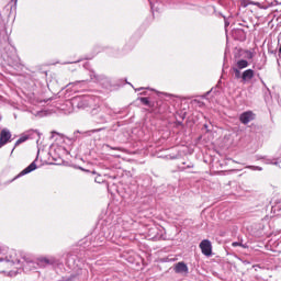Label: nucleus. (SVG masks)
<instances>
[{"mask_svg": "<svg viewBox=\"0 0 281 281\" xmlns=\"http://www.w3.org/2000/svg\"><path fill=\"white\" fill-rule=\"evenodd\" d=\"M235 74H237V76H240V71L238 69H234Z\"/></svg>", "mask_w": 281, "mask_h": 281, "instance_id": "nucleus-15", "label": "nucleus"}, {"mask_svg": "<svg viewBox=\"0 0 281 281\" xmlns=\"http://www.w3.org/2000/svg\"><path fill=\"white\" fill-rule=\"evenodd\" d=\"M241 246V244H239L238 241L233 243V247H238Z\"/></svg>", "mask_w": 281, "mask_h": 281, "instance_id": "nucleus-14", "label": "nucleus"}, {"mask_svg": "<svg viewBox=\"0 0 281 281\" xmlns=\"http://www.w3.org/2000/svg\"><path fill=\"white\" fill-rule=\"evenodd\" d=\"M248 65H249V63H247V60H245V59H240L237 61L238 69H245L248 67Z\"/></svg>", "mask_w": 281, "mask_h": 281, "instance_id": "nucleus-9", "label": "nucleus"}, {"mask_svg": "<svg viewBox=\"0 0 281 281\" xmlns=\"http://www.w3.org/2000/svg\"><path fill=\"white\" fill-rule=\"evenodd\" d=\"M162 95H168V93H162Z\"/></svg>", "mask_w": 281, "mask_h": 281, "instance_id": "nucleus-18", "label": "nucleus"}, {"mask_svg": "<svg viewBox=\"0 0 281 281\" xmlns=\"http://www.w3.org/2000/svg\"><path fill=\"white\" fill-rule=\"evenodd\" d=\"M136 91H142V88L137 89Z\"/></svg>", "mask_w": 281, "mask_h": 281, "instance_id": "nucleus-17", "label": "nucleus"}, {"mask_svg": "<svg viewBox=\"0 0 281 281\" xmlns=\"http://www.w3.org/2000/svg\"><path fill=\"white\" fill-rule=\"evenodd\" d=\"M143 104H149L148 98H140Z\"/></svg>", "mask_w": 281, "mask_h": 281, "instance_id": "nucleus-13", "label": "nucleus"}, {"mask_svg": "<svg viewBox=\"0 0 281 281\" xmlns=\"http://www.w3.org/2000/svg\"><path fill=\"white\" fill-rule=\"evenodd\" d=\"M255 115L251 112H244L239 120L241 122V124H249V122H252Z\"/></svg>", "mask_w": 281, "mask_h": 281, "instance_id": "nucleus-6", "label": "nucleus"}, {"mask_svg": "<svg viewBox=\"0 0 281 281\" xmlns=\"http://www.w3.org/2000/svg\"><path fill=\"white\" fill-rule=\"evenodd\" d=\"M30 139V135L23 134L15 143V146H19V144H23V142H27Z\"/></svg>", "mask_w": 281, "mask_h": 281, "instance_id": "nucleus-10", "label": "nucleus"}, {"mask_svg": "<svg viewBox=\"0 0 281 281\" xmlns=\"http://www.w3.org/2000/svg\"><path fill=\"white\" fill-rule=\"evenodd\" d=\"M11 138H12V133H10L8 128H3L0 132V148L5 146V144L10 142Z\"/></svg>", "mask_w": 281, "mask_h": 281, "instance_id": "nucleus-4", "label": "nucleus"}, {"mask_svg": "<svg viewBox=\"0 0 281 281\" xmlns=\"http://www.w3.org/2000/svg\"><path fill=\"white\" fill-rule=\"evenodd\" d=\"M251 78H254V70L251 69L245 70L243 74V80L247 81V80H251Z\"/></svg>", "mask_w": 281, "mask_h": 281, "instance_id": "nucleus-8", "label": "nucleus"}, {"mask_svg": "<svg viewBox=\"0 0 281 281\" xmlns=\"http://www.w3.org/2000/svg\"><path fill=\"white\" fill-rule=\"evenodd\" d=\"M176 273H180L181 276H188V265H186V262H178L176 263L175 268H173Z\"/></svg>", "mask_w": 281, "mask_h": 281, "instance_id": "nucleus-5", "label": "nucleus"}, {"mask_svg": "<svg viewBox=\"0 0 281 281\" xmlns=\"http://www.w3.org/2000/svg\"><path fill=\"white\" fill-rule=\"evenodd\" d=\"M36 170V161H33L31 165H29L24 170L20 172V177H23L25 175H30V172H34Z\"/></svg>", "mask_w": 281, "mask_h": 281, "instance_id": "nucleus-7", "label": "nucleus"}, {"mask_svg": "<svg viewBox=\"0 0 281 281\" xmlns=\"http://www.w3.org/2000/svg\"><path fill=\"white\" fill-rule=\"evenodd\" d=\"M244 54V58H247L248 60H251V58H254V53L251 50H246Z\"/></svg>", "mask_w": 281, "mask_h": 281, "instance_id": "nucleus-11", "label": "nucleus"}, {"mask_svg": "<svg viewBox=\"0 0 281 281\" xmlns=\"http://www.w3.org/2000/svg\"><path fill=\"white\" fill-rule=\"evenodd\" d=\"M19 267H21V255L14 250L5 252L0 246V273H5L13 278L19 273Z\"/></svg>", "mask_w": 281, "mask_h": 281, "instance_id": "nucleus-1", "label": "nucleus"}, {"mask_svg": "<svg viewBox=\"0 0 281 281\" xmlns=\"http://www.w3.org/2000/svg\"><path fill=\"white\" fill-rule=\"evenodd\" d=\"M252 170H262L260 167H252Z\"/></svg>", "mask_w": 281, "mask_h": 281, "instance_id": "nucleus-16", "label": "nucleus"}, {"mask_svg": "<svg viewBox=\"0 0 281 281\" xmlns=\"http://www.w3.org/2000/svg\"><path fill=\"white\" fill-rule=\"evenodd\" d=\"M271 240H278L279 243H281V233L272 235Z\"/></svg>", "mask_w": 281, "mask_h": 281, "instance_id": "nucleus-12", "label": "nucleus"}, {"mask_svg": "<svg viewBox=\"0 0 281 281\" xmlns=\"http://www.w3.org/2000/svg\"><path fill=\"white\" fill-rule=\"evenodd\" d=\"M200 249L204 256H212V241L207 239H203L200 243Z\"/></svg>", "mask_w": 281, "mask_h": 281, "instance_id": "nucleus-3", "label": "nucleus"}, {"mask_svg": "<svg viewBox=\"0 0 281 281\" xmlns=\"http://www.w3.org/2000/svg\"><path fill=\"white\" fill-rule=\"evenodd\" d=\"M25 267L24 269L26 271H34V269H45V267H49V265H52V260L49 257H45V256H40L36 258V262L30 260V259H25Z\"/></svg>", "mask_w": 281, "mask_h": 281, "instance_id": "nucleus-2", "label": "nucleus"}]
</instances>
